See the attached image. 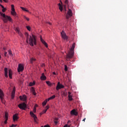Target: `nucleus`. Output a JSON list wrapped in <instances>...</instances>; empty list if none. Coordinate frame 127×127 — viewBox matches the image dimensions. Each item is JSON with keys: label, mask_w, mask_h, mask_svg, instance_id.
Returning a JSON list of instances; mask_svg holds the SVG:
<instances>
[{"label": "nucleus", "mask_w": 127, "mask_h": 127, "mask_svg": "<svg viewBox=\"0 0 127 127\" xmlns=\"http://www.w3.org/2000/svg\"><path fill=\"white\" fill-rule=\"evenodd\" d=\"M17 126V125H14V124H13V125H12L10 126V127H16Z\"/></svg>", "instance_id": "58836bf2"}, {"label": "nucleus", "mask_w": 127, "mask_h": 127, "mask_svg": "<svg viewBox=\"0 0 127 127\" xmlns=\"http://www.w3.org/2000/svg\"><path fill=\"white\" fill-rule=\"evenodd\" d=\"M20 8H21V9H22V10H24V11H26L27 12H29V13H30V12H29V10L26 9V8H24V7H20Z\"/></svg>", "instance_id": "b1692460"}, {"label": "nucleus", "mask_w": 127, "mask_h": 127, "mask_svg": "<svg viewBox=\"0 0 127 127\" xmlns=\"http://www.w3.org/2000/svg\"><path fill=\"white\" fill-rule=\"evenodd\" d=\"M53 75H56V72H53Z\"/></svg>", "instance_id": "de8ad7c7"}, {"label": "nucleus", "mask_w": 127, "mask_h": 127, "mask_svg": "<svg viewBox=\"0 0 127 127\" xmlns=\"http://www.w3.org/2000/svg\"><path fill=\"white\" fill-rule=\"evenodd\" d=\"M4 56H6V54H7V53H6V52H4Z\"/></svg>", "instance_id": "49530a36"}, {"label": "nucleus", "mask_w": 127, "mask_h": 127, "mask_svg": "<svg viewBox=\"0 0 127 127\" xmlns=\"http://www.w3.org/2000/svg\"><path fill=\"white\" fill-rule=\"evenodd\" d=\"M0 2H2V0H0Z\"/></svg>", "instance_id": "864d4df0"}, {"label": "nucleus", "mask_w": 127, "mask_h": 127, "mask_svg": "<svg viewBox=\"0 0 127 127\" xmlns=\"http://www.w3.org/2000/svg\"><path fill=\"white\" fill-rule=\"evenodd\" d=\"M26 28L28 30H29V31H30L31 28L30 27V26H26Z\"/></svg>", "instance_id": "c9c22d12"}, {"label": "nucleus", "mask_w": 127, "mask_h": 127, "mask_svg": "<svg viewBox=\"0 0 127 127\" xmlns=\"http://www.w3.org/2000/svg\"><path fill=\"white\" fill-rule=\"evenodd\" d=\"M47 101H48V100H45V101H44L43 102V107H44V106H45L46 105V104H47Z\"/></svg>", "instance_id": "72a5a7b5"}, {"label": "nucleus", "mask_w": 127, "mask_h": 127, "mask_svg": "<svg viewBox=\"0 0 127 127\" xmlns=\"http://www.w3.org/2000/svg\"><path fill=\"white\" fill-rule=\"evenodd\" d=\"M18 114H15L13 116V122H16L17 120H18Z\"/></svg>", "instance_id": "f8f14e48"}, {"label": "nucleus", "mask_w": 127, "mask_h": 127, "mask_svg": "<svg viewBox=\"0 0 127 127\" xmlns=\"http://www.w3.org/2000/svg\"><path fill=\"white\" fill-rule=\"evenodd\" d=\"M8 54L10 55L11 57L13 56V55H12V53H11V50H9L8 51Z\"/></svg>", "instance_id": "473e14b6"}, {"label": "nucleus", "mask_w": 127, "mask_h": 127, "mask_svg": "<svg viewBox=\"0 0 127 127\" xmlns=\"http://www.w3.org/2000/svg\"><path fill=\"white\" fill-rule=\"evenodd\" d=\"M19 98L20 100H21V101H23L24 102L26 100L27 97L26 95H23L22 96H20L19 97Z\"/></svg>", "instance_id": "2eb2a0df"}, {"label": "nucleus", "mask_w": 127, "mask_h": 127, "mask_svg": "<svg viewBox=\"0 0 127 127\" xmlns=\"http://www.w3.org/2000/svg\"><path fill=\"white\" fill-rule=\"evenodd\" d=\"M8 76L10 79H12V71L11 69L8 70Z\"/></svg>", "instance_id": "dca6fc26"}, {"label": "nucleus", "mask_w": 127, "mask_h": 127, "mask_svg": "<svg viewBox=\"0 0 127 127\" xmlns=\"http://www.w3.org/2000/svg\"><path fill=\"white\" fill-rule=\"evenodd\" d=\"M0 6H1L2 8H4V6H3V5H2L1 4H0Z\"/></svg>", "instance_id": "c03bdc74"}, {"label": "nucleus", "mask_w": 127, "mask_h": 127, "mask_svg": "<svg viewBox=\"0 0 127 127\" xmlns=\"http://www.w3.org/2000/svg\"><path fill=\"white\" fill-rule=\"evenodd\" d=\"M16 32H18V33L20 35V36H21V37H22L23 35L21 33H20V31H19V29H18V28H16L15 29Z\"/></svg>", "instance_id": "4be33fe9"}, {"label": "nucleus", "mask_w": 127, "mask_h": 127, "mask_svg": "<svg viewBox=\"0 0 127 127\" xmlns=\"http://www.w3.org/2000/svg\"><path fill=\"white\" fill-rule=\"evenodd\" d=\"M18 107L21 110H25V108H26V104H25V103H21L18 105Z\"/></svg>", "instance_id": "423d86ee"}, {"label": "nucleus", "mask_w": 127, "mask_h": 127, "mask_svg": "<svg viewBox=\"0 0 127 127\" xmlns=\"http://www.w3.org/2000/svg\"><path fill=\"white\" fill-rule=\"evenodd\" d=\"M7 120H8L5 119V120L4 121V124H5V125H6V124H7Z\"/></svg>", "instance_id": "37998d69"}, {"label": "nucleus", "mask_w": 127, "mask_h": 127, "mask_svg": "<svg viewBox=\"0 0 127 127\" xmlns=\"http://www.w3.org/2000/svg\"><path fill=\"white\" fill-rule=\"evenodd\" d=\"M68 101H73V99L72 98V95H71V92H68Z\"/></svg>", "instance_id": "a211bd4d"}, {"label": "nucleus", "mask_w": 127, "mask_h": 127, "mask_svg": "<svg viewBox=\"0 0 127 127\" xmlns=\"http://www.w3.org/2000/svg\"><path fill=\"white\" fill-rule=\"evenodd\" d=\"M25 35L26 38V42L27 43H28V39L29 38V35L28 34V33H25Z\"/></svg>", "instance_id": "6ab92c4d"}, {"label": "nucleus", "mask_w": 127, "mask_h": 127, "mask_svg": "<svg viewBox=\"0 0 127 127\" xmlns=\"http://www.w3.org/2000/svg\"><path fill=\"white\" fill-rule=\"evenodd\" d=\"M24 67L21 64H19L18 66V72H21L23 70H24Z\"/></svg>", "instance_id": "1a4fd4ad"}, {"label": "nucleus", "mask_w": 127, "mask_h": 127, "mask_svg": "<svg viewBox=\"0 0 127 127\" xmlns=\"http://www.w3.org/2000/svg\"><path fill=\"white\" fill-rule=\"evenodd\" d=\"M85 120H86V118H84V119L82 120V121H83V122H85Z\"/></svg>", "instance_id": "603ef678"}, {"label": "nucleus", "mask_w": 127, "mask_h": 127, "mask_svg": "<svg viewBox=\"0 0 127 127\" xmlns=\"http://www.w3.org/2000/svg\"><path fill=\"white\" fill-rule=\"evenodd\" d=\"M46 79H47V78H46L45 75L44 74V73H43L41 76V80H42V81H45V80H46Z\"/></svg>", "instance_id": "f3484780"}, {"label": "nucleus", "mask_w": 127, "mask_h": 127, "mask_svg": "<svg viewBox=\"0 0 127 127\" xmlns=\"http://www.w3.org/2000/svg\"><path fill=\"white\" fill-rule=\"evenodd\" d=\"M4 75L6 78L8 77V70L6 67H5L4 68Z\"/></svg>", "instance_id": "ddd939ff"}, {"label": "nucleus", "mask_w": 127, "mask_h": 127, "mask_svg": "<svg viewBox=\"0 0 127 127\" xmlns=\"http://www.w3.org/2000/svg\"><path fill=\"white\" fill-rule=\"evenodd\" d=\"M0 58H1V56H0Z\"/></svg>", "instance_id": "6e6d98bb"}, {"label": "nucleus", "mask_w": 127, "mask_h": 127, "mask_svg": "<svg viewBox=\"0 0 127 127\" xmlns=\"http://www.w3.org/2000/svg\"><path fill=\"white\" fill-rule=\"evenodd\" d=\"M11 6L12 11H15V9H14V5L12 4V5H11Z\"/></svg>", "instance_id": "7c9ffc66"}, {"label": "nucleus", "mask_w": 127, "mask_h": 127, "mask_svg": "<svg viewBox=\"0 0 127 127\" xmlns=\"http://www.w3.org/2000/svg\"><path fill=\"white\" fill-rule=\"evenodd\" d=\"M74 49H75V43L72 44L71 48L66 56L65 59L66 61H70V60L73 58L74 56Z\"/></svg>", "instance_id": "f257e3e1"}, {"label": "nucleus", "mask_w": 127, "mask_h": 127, "mask_svg": "<svg viewBox=\"0 0 127 127\" xmlns=\"http://www.w3.org/2000/svg\"><path fill=\"white\" fill-rule=\"evenodd\" d=\"M0 14L1 16L3 17V21L6 23L7 22L8 20L10 21V22H12V19L10 16H8L7 15H5V14L3 13L2 12H0Z\"/></svg>", "instance_id": "7ed1b4c3"}, {"label": "nucleus", "mask_w": 127, "mask_h": 127, "mask_svg": "<svg viewBox=\"0 0 127 127\" xmlns=\"http://www.w3.org/2000/svg\"><path fill=\"white\" fill-rule=\"evenodd\" d=\"M61 3H62V1H61Z\"/></svg>", "instance_id": "4d7b16f0"}, {"label": "nucleus", "mask_w": 127, "mask_h": 127, "mask_svg": "<svg viewBox=\"0 0 127 127\" xmlns=\"http://www.w3.org/2000/svg\"><path fill=\"white\" fill-rule=\"evenodd\" d=\"M35 84V82L33 81V82H30L29 86L30 87H32V86H34V85Z\"/></svg>", "instance_id": "c756f323"}, {"label": "nucleus", "mask_w": 127, "mask_h": 127, "mask_svg": "<svg viewBox=\"0 0 127 127\" xmlns=\"http://www.w3.org/2000/svg\"><path fill=\"white\" fill-rule=\"evenodd\" d=\"M14 94H15V92L14 91H13L11 94V99L14 98Z\"/></svg>", "instance_id": "2f4dec72"}, {"label": "nucleus", "mask_w": 127, "mask_h": 127, "mask_svg": "<svg viewBox=\"0 0 127 127\" xmlns=\"http://www.w3.org/2000/svg\"><path fill=\"white\" fill-rule=\"evenodd\" d=\"M34 113H36V108L34 107L33 109Z\"/></svg>", "instance_id": "ea45409f"}, {"label": "nucleus", "mask_w": 127, "mask_h": 127, "mask_svg": "<svg viewBox=\"0 0 127 127\" xmlns=\"http://www.w3.org/2000/svg\"><path fill=\"white\" fill-rule=\"evenodd\" d=\"M68 2H68V0H65V1H64L65 5H64L65 9H66V6H67H67H69V4H68Z\"/></svg>", "instance_id": "aec40b11"}, {"label": "nucleus", "mask_w": 127, "mask_h": 127, "mask_svg": "<svg viewBox=\"0 0 127 127\" xmlns=\"http://www.w3.org/2000/svg\"><path fill=\"white\" fill-rule=\"evenodd\" d=\"M58 5L59 6V9L61 10V11H62V10H63V6L60 3L58 4Z\"/></svg>", "instance_id": "412c9836"}, {"label": "nucleus", "mask_w": 127, "mask_h": 127, "mask_svg": "<svg viewBox=\"0 0 127 127\" xmlns=\"http://www.w3.org/2000/svg\"><path fill=\"white\" fill-rule=\"evenodd\" d=\"M34 61H36V59H35L34 58H31L30 63L32 64V63H33V62H34Z\"/></svg>", "instance_id": "c85d7f7f"}, {"label": "nucleus", "mask_w": 127, "mask_h": 127, "mask_svg": "<svg viewBox=\"0 0 127 127\" xmlns=\"http://www.w3.org/2000/svg\"><path fill=\"white\" fill-rule=\"evenodd\" d=\"M55 95H53L52 97H50V98H48V101H50V100H53V99H55Z\"/></svg>", "instance_id": "393cba45"}, {"label": "nucleus", "mask_w": 127, "mask_h": 127, "mask_svg": "<svg viewBox=\"0 0 127 127\" xmlns=\"http://www.w3.org/2000/svg\"><path fill=\"white\" fill-rule=\"evenodd\" d=\"M24 18L25 19H26V20H27V21H29V18H28V17H27L26 16H24Z\"/></svg>", "instance_id": "e433bc0d"}, {"label": "nucleus", "mask_w": 127, "mask_h": 127, "mask_svg": "<svg viewBox=\"0 0 127 127\" xmlns=\"http://www.w3.org/2000/svg\"><path fill=\"white\" fill-rule=\"evenodd\" d=\"M55 123L56 124V125H57V124H58V122H57V121H55Z\"/></svg>", "instance_id": "09e8293b"}, {"label": "nucleus", "mask_w": 127, "mask_h": 127, "mask_svg": "<svg viewBox=\"0 0 127 127\" xmlns=\"http://www.w3.org/2000/svg\"><path fill=\"white\" fill-rule=\"evenodd\" d=\"M4 96V94H3V92L2 90L0 89V99L1 101H3V97Z\"/></svg>", "instance_id": "9b49d317"}, {"label": "nucleus", "mask_w": 127, "mask_h": 127, "mask_svg": "<svg viewBox=\"0 0 127 127\" xmlns=\"http://www.w3.org/2000/svg\"><path fill=\"white\" fill-rule=\"evenodd\" d=\"M73 15V13L72 12V10L68 9V10L67 11V14L66 15V19H69L71 16Z\"/></svg>", "instance_id": "20e7f679"}, {"label": "nucleus", "mask_w": 127, "mask_h": 127, "mask_svg": "<svg viewBox=\"0 0 127 127\" xmlns=\"http://www.w3.org/2000/svg\"><path fill=\"white\" fill-rule=\"evenodd\" d=\"M41 127H43V126H41Z\"/></svg>", "instance_id": "13d9d810"}, {"label": "nucleus", "mask_w": 127, "mask_h": 127, "mask_svg": "<svg viewBox=\"0 0 127 127\" xmlns=\"http://www.w3.org/2000/svg\"><path fill=\"white\" fill-rule=\"evenodd\" d=\"M5 120H8V113L7 112L5 113Z\"/></svg>", "instance_id": "bb28decb"}, {"label": "nucleus", "mask_w": 127, "mask_h": 127, "mask_svg": "<svg viewBox=\"0 0 127 127\" xmlns=\"http://www.w3.org/2000/svg\"><path fill=\"white\" fill-rule=\"evenodd\" d=\"M3 50H5V48H3Z\"/></svg>", "instance_id": "5fc2aeb1"}, {"label": "nucleus", "mask_w": 127, "mask_h": 127, "mask_svg": "<svg viewBox=\"0 0 127 127\" xmlns=\"http://www.w3.org/2000/svg\"><path fill=\"white\" fill-rule=\"evenodd\" d=\"M70 115L71 116H78V112L76 111V110L73 109L70 111Z\"/></svg>", "instance_id": "9d476101"}, {"label": "nucleus", "mask_w": 127, "mask_h": 127, "mask_svg": "<svg viewBox=\"0 0 127 127\" xmlns=\"http://www.w3.org/2000/svg\"><path fill=\"white\" fill-rule=\"evenodd\" d=\"M48 23L50 24V25H51V23H50V22H48Z\"/></svg>", "instance_id": "3c124183"}, {"label": "nucleus", "mask_w": 127, "mask_h": 127, "mask_svg": "<svg viewBox=\"0 0 127 127\" xmlns=\"http://www.w3.org/2000/svg\"><path fill=\"white\" fill-rule=\"evenodd\" d=\"M30 115L31 117H32V118H34V121L35 123H36V122L37 121V117H36V116L34 114V113H33V112L32 111H31L30 112Z\"/></svg>", "instance_id": "6e6552de"}, {"label": "nucleus", "mask_w": 127, "mask_h": 127, "mask_svg": "<svg viewBox=\"0 0 127 127\" xmlns=\"http://www.w3.org/2000/svg\"><path fill=\"white\" fill-rule=\"evenodd\" d=\"M32 94H33L34 96H36V93L35 92V90H34V88H33V87L32 88Z\"/></svg>", "instance_id": "cd10ccee"}, {"label": "nucleus", "mask_w": 127, "mask_h": 127, "mask_svg": "<svg viewBox=\"0 0 127 127\" xmlns=\"http://www.w3.org/2000/svg\"><path fill=\"white\" fill-rule=\"evenodd\" d=\"M11 13L13 16H16V12L15 11H11Z\"/></svg>", "instance_id": "a878e982"}, {"label": "nucleus", "mask_w": 127, "mask_h": 127, "mask_svg": "<svg viewBox=\"0 0 127 127\" xmlns=\"http://www.w3.org/2000/svg\"><path fill=\"white\" fill-rule=\"evenodd\" d=\"M2 12H5V8H2Z\"/></svg>", "instance_id": "a19ab883"}, {"label": "nucleus", "mask_w": 127, "mask_h": 127, "mask_svg": "<svg viewBox=\"0 0 127 127\" xmlns=\"http://www.w3.org/2000/svg\"><path fill=\"white\" fill-rule=\"evenodd\" d=\"M64 71H68V66L66 65H64Z\"/></svg>", "instance_id": "f704fd0d"}, {"label": "nucleus", "mask_w": 127, "mask_h": 127, "mask_svg": "<svg viewBox=\"0 0 127 127\" xmlns=\"http://www.w3.org/2000/svg\"><path fill=\"white\" fill-rule=\"evenodd\" d=\"M46 112H47V110H46V109L44 110L41 114L42 115L43 114H45V113H46Z\"/></svg>", "instance_id": "4c0bfd02"}, {"label": "nucleus", "mask_w": 127, "mask_h": 127, "mask_svg": "<svg viewBox=\"0 0 127 127\" xmlns=\"http://www.w3.org/2000/svg\"><path fill=\"white\" fill-rule=\"evenodd\" d=\"M29 44L31 46H34V45H36V36L34 35H32V36H29Z\"/></svg>", "instance_id": "f03ea898"}, {"label": "nucleus", "mask_w": 127, "mask_h": 127, "mask_svg": "<svg viewBox=\"0 0 127 127\" xmlns=\"http://www.w3.org/2000/svg\"><path fill=\"white\" fill-rule=\"evenodd\" d=\"M41 41L42 43H43V45H45V46L47 48L48 47V45L47 44L46 42L42 39V38L41 37Z\"/></svg>", "instance_id": "4468645a"}, {"label": "nucleus", "mask_w": 127, "mask_h": 127, "mask_svg": "<svg viewBox=\"0 0 127 127\" xmlns=\"http://www.w3.org/2000/svg\"><path fill=\"white\" fill-rule=\"evenodd\" d=\"M64 88H65V86H64V85L60 83V82H58V84L56 88L57 91H59V90H60V89H64Z\"/></svg>", "instance_id": "39448f33"}, {"label": "nucleus", "mask_w": 127, "mask_h": 127, "mask_svg": "<svg viewBox=\"0 0 127 127\" xmlns=\"http://www.w3.org/2000/svg\"><path fill=\"white\" fill-rule=\"evenodd\" d=\"M44 127H50V126L49 125H45L44 126Z\"/></svg>", "instance_id": "a18cd8bd"}, {"label": "nucleus", "mask_w": 127, "mask_h": 127, "mask_svg": "<svg viewBox=\"0 0 127 127\" xmlns=\"http://www.w3.org/2000/svg\"><path fill=\"white\" fill-rule=\"evenodd\" d=\"M61 35L63 39H64V40H68V36L66 35V33H65V32H64V31H63L61 32Z\"/></svg>", "instance_id": "0eeeda50"}, {"label": "nucleus", "mask_w": 127, "mask_h": 127, "mask_svg": "<svg viewBox=\"0 0 127 127\" xmlns=\"http://www.w3.org/2000/svg\"><path fill=\"white\" fill-rule=\"evenodd\" d=\"M46 110H47H47H48L49 109V106H47L46 107Z\"/></svg>", "instance_id": "79ce46f5"}, {"label": "nucleus", "mask_w": 127, "mask_h": 127, "mask_svg": "<svg viewBox=\"0 0 127 127\" xmlns=\"http://www.w3.org/2000/svg\"><path fill=\"white\" fill-rule=\"evenodd\" d=\"M46 83L48 86H52V85H55V83H52L50 81H46Z\"/></svg>", "instance_id": "5701e85b"}, {"label": "nucleus", "mask_w": 127, "mask_h": 127, "mask_svg": "<svg viewBox=\"0 0 127 127\" xmlns=\"http://www.w3.org/2000/svg\"><path fill=\"white\" fill-rule=\"evenodd\" d=\"M5 2H7V0H3Z\"/></svg>", "instance_id": "8fccbe9b"}]
</instances>
